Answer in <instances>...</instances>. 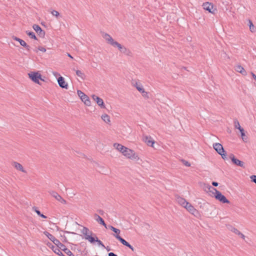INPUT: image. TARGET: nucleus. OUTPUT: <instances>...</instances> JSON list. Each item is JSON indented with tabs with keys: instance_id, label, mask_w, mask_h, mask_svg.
I'll return each instance as SVG.
<instances>
[{
	"instance_id": "f257e3e1",
	"label": "nucleus",
	"mask_w": 256,
	"mask_h": 256,
	"mask_svg": "<svg viewBox=\"0 0 256 256\" xmlns=\"http://www.w3.org/2000/svg\"><path fill=\"white\" fill-rule=\"evenodd\" d=\"M102 36L105 39L108 44H110L114 48H117L122 54L128 56H130L132 55V52L129 49L115 41L109 34L103 32L102 34Z\"/></svg>"
},
{
	"instance_id": "f03ea898",
	"label": "nucleus",
	"mask_w": 256,
	"mask_h": 256,
	"mask_svg": "<svg viewBox=\"0 0 256 256\" xmlns=\"http://www.w3.org/2000/svg\"><path fill=\"white\" fill-rule=\"evenodd\" d=\"M204 188L206 190V189H208V192H212L214 194V197L220 202L224 204L230 203V201L226 198V197L222 194L216 188L208 184H204Z\"/></svg>"
},
{
	"instance_id": "7ed1b4c3",
	"label": "nucleus",
	"mask_w": 256,
	"mask_h": 256,
	"mask_svg": "<svg viewBox=\"0 0 256 256\" xmlns=\"http://www.w3.org/2000/svg\"><path fill=\"white\" fill-rule=\"evenodd\" d=\"M213 148L216 152L222 156L224 160H226V154L224 149L220 143H214Z\"/></svg>"
},
{
	"instance_id": "20e7f679",
	"label": "nucleus",
	"mask_w": 256,
	"mask_h": 256,
	"mask_svg": "<svg viewBox=\"0 0 256 256\" xmlns=\"http://www.w3.org/2000/svg\"><path fill=\"white\" fill-rule=\"evenodd\" d=\"M29 78L35 83L40 84V80L44 81L42 76L38 72H31L28 74Z\"/></svg>"
},
{
	"instance_id": "39448f33",
	"label": "nucleus",
	"mask_w": 256,
	"mask_h": 256,
	"mask_svg": "<svg viewBox=\"0 0 256 256\" xmlns=\"http://www.w3.org/2000/svg\"><path fill=\"white\" fill-rule=\"evenodd\" d=\"M114 236L124 246L129 248L132 251H134V247L130 245L128 242H127L125 240L122 238L118 234H114Z\"/></svg>"
},
{
	"instance_id": "423d86ee",
	"label": "nucleus",
	"mask_w": 256,
	"mask_h": 256,
	"mask_svg": "<svg viewBox=\"0 0 256 256\" xmlns=\"http://www.w3.org/2000/svg\"><path fill=\"white\" fill-rule=\"evenodd\" d=\"M229 156L234 164L242 168H245L244 162L236 158L233 154H230Z\"/></svg>"
},
{
	"instance_id": "0eeeda50",
	"label": "nucleus",
	"mask_w": 256,
	"mask_h": 256,
	"mask_svg": "<svg viewBox=\"0 0 256 256\" xmlns=\"http://www.w3.org/2000/svg\"><path fill=\"white\" fill-rule=\"evenodd\" d=\"M50 194L54 198L57 200L62 204H66V202L64 200L58 192L54 191H51L50 192Z\"/></svg>"
},
{
	"instance_id": "6e6552de",
	"label": "nucleus",
	"mask_w": 256,
	"mask_h": 256,
	"mask_svg": "<svg viewBox=\"0 0 256 256\" xmlns=\"http://www.w3.org/2000/svg\"><path fill=\"white\" fill-rule=\"evenodd\" d=\"M184 208L190 214L195 216L198 214V211L189 202H188V204H186Z\"/></svg>"
},
{
	"instance_id": "1a4fd4ad",
	"label": "nucleus",
	"mask_w": 256,
	"mask_h": 256,
	"mask_svg": "<svg viewBox=\"0 0 256 256\" xmlns=\"http://www.w3.org/2000/svg\"><path fill=\"white\" fill-rule=\"evenodd\" d=\"M142 140L148 146H153V144L154 143V140H152L150 136L146 135H144L142 136Z\"/></svg>"
},
{
	"instance_id": "9d476101",
	"label": "nucleus",
	"mask_w": 256,
	"mask_h": 256,
	"mask_svg": "<svg viewBox=\"0 0 256 256\" xmlns=\"http://www.w3.org/2000/svg\"><path fill=\"white\" fill-rule=\"evenodd\" d=\"M58 82L60 88H66V90L68 88V84L67 82H66L64 78L62 76H60L58 78Z\"/></svg>"
},
{
	"instance_id": "9b49d317",
	"label": "nucleus",
	"mask_w": 256,
	"mask_h": 256,
	"mask_svg": "<svg viewBox=\"0 0 256 256\" xmlns=\"http://www.w3.org/2000/svg\"><path fill=\"white\" fill-rule=\"evenodd\" d=\"M176 200L180 205L184 208L186 204H188V202L184 198L180 196H176Z\"/></svg>"
},
{
	"instance_id": "f8f14e48",
	"label": "nucleus",
	"mask_w": 256,
	"mask_h": 256,
	"mask_svg": "<svg viewBox=\"0 0 256 256\" xmlns=\"http://www.w3.org/2000/svg\"><path fill=\"white\" fill-rule=\"evenodd\" d=\"M34 30L38 33L39 35L41 36H43L45 34V32L42 30V28L38 24H34L32 26Z\"/></svg>"
},
{
	"instance_id": "ddd939ff",
	"label": "nucleus",
	"mask_w": 256,
	"mask_h": 256,
	"mask_svg": "<svg viewBox=\"0 0 256 256\" xmlns=\"http://www.w3.org/2000/svg\"><path fill=\"white\" fill-rule=\"evenodd\" d=\"M204 10H208L209 12L212 13V10L213 8V4L208 2H204L202 4Z\"/></svg>"
},
{
	"instance_id": "4468645a",
	"label": "nucleus",
	"mask_w": 256,
	"mask_h": 256,
	"mask_svg": "<svg viewBox=\"0 0 256 256\" xmlns=\"http://www.w3.org/2000/svg\"><path fill=\"white\" fill-rule=\"evenodd\" d=\"M234 70L240 73L243 76L246 74V72L244 68L240 64H238L234 66Z\"/></svg>"
},
{
	"instance_id": "2eb2a0df",
	"label": "nucleus",
	"mask_w": 256,
	"mask_h": 256,
	"mask_svg": "<svg viewBox=\"0 0 256 256\" xmlns=\"http://www.w3.org/2000/svg\"><path fill=\"white\" fill-rule=\"evenodd\" d=\"M12 166L18 170L21 171L23 172L26 173V170L22 166L16 162H12Z\"/></svg>"
},
{
	"instance_id": "dca6fc26",
	"label": "nucleus",
	"mask_w": 256,
	"mask_h": 256,
	"mask_svg": "<svg viewBox=\"0 0 256 256\" xmlns=\"http://www.w3.org/2000/svg\"><path fill=\"white\" fill-rule=\"evenodd\" d=\"M48 245L50 247V246H52L50 247L51 248L52 250L54 252H55L56 254L58 256H64L62 253V252L58 248H56V246H54L52 245V244L50 243L49 244H48Z\"/></svg>"
},
{
	"instance_id": "f3484780",
	"label": "nucleus",
	"mask_w": 256,
	"mask_h": 256,
	"mask_svg": "<svg viewBox=\"0 0 256 256\" xmlns=\"http://www.w3.org/2000/svg\"><path fill=\"white\" fill-rule=\"evenodd\" d=\"M94 220L98 222L99 224H102V226H104L106 228V225L104 220L98 214H95L94 215Z\"/></svg>"
},
{
	"instance_id": "a211bd4d",
	"label": "nucleus",
	"mask_w": 256,
	"mask_h": 256,
	"mask_svg": "<svg viewBox=\"0 0 256 256\" xmlns=\"http://www.w3.org/2000/svg\"><path fill=\"white\" fill-rule=\"evenodd\" d=\"M80 100H82L84 104L87 106H90L91 104L90 100V98L86 94H84L82 96V98H80Z\"/></svg>"
},
{
	"instance_id": "6ab92c4d",
	"label": "nucleus",
	"mask_w": 256,
	"mask_h": 256,
	"mask_svg": "<svg viewBox=\"0 0 256 256\" xmlns=\"http://www.w3.org/2000/svg\"><path fill=\"white\" fill-rule=\"evenodd\" d=\"M230 231L234 233L235 234L240 236L243 240H244L245 236L244 234H242L240 232L238 229L234 227H232L230 229Z\"/></svg>"
},
{
	"instance_id": "aec40b11",
	"label": "nucleus",
	"mask_w": 256,
	"mask_h": 256,
	"mask_svg": "<svg viewBox=\"0 0 256 256\" xmlns=\"http://www.w3.org/2000/svg\"><path fill=\"white\" fill-rule=\"evenodd\" d=\"M82 233L84 235V238L86 237H87V236H89L90 234H92V232L90 231L88 228L86 227H84L82 230Z\"/></svg>"
},
{
	"instance_id": "412c9836",
	"label": "nucleus",
	"mask_w": 256,
	"mask_h": 256,
	"mask_svg": "<svg viewBox=\"0 0 256 256\" xmlns=\"http://www.w3.org/2000/svg\"><path fill=\"white\" fill-rule=\"evenodd\" d=\"M94 236H92V234H90L89 236H87V237H86V240H88L89 242H90L92 244L96 242V238L95 234H94Z\"/></svg>"
},
{
	"instance_id": "4be33fe9",
	"label": "nucleus",
	"mask_w": 256,
	"mask_h": 256,
	"mask_svg": "<svg viewBox=\"0 0 256 256\" xmlns=\"http://www.w3.org/2000/svg\"><path fill=\"white\" fill-rule=\"evenodd\" d=\"M101 118L107 124H109L110 122V116L107 114H102Z\"/></svg>"
},
{
	"instance_id": "5701e85b",
	"label": "nucleus",
	"mask_w": 256,
	"mask_h": 256,
	"mask_svg": "<svg viewBox=\"0 0 256 256\" xmlns=\"http://www.w3.org/2000/svg\"><path fill=\"white\" fill-rule=\"evenodd\" d=\"M133 151H134L133 150L130 149L128 148H127V150H126V152H124V153L123 154V155L124 156L127 157L128 158H130Z\"/></svg>"
},
{
	"instance_id": "b1692460",
	"label": "nucleus",
	"mask_w": 256,
	"mask_h": 256,
	"mask_svg": "<svg viewBox=\"0 0 256 256\" xmlns=\"http://www.w3.org/2000/svg\"><path fill=\"white\" fill-rule=\"evenodd\" d=\"M20 44L22 46L24 47L28 51V52L30 51V46L27 44L25 42V41H24V40H20Z\"/></svg>"
},
{
	"instance_id": "393cba45",
	"label": "nucleus",
	"mask_w": 256,
	"mask_h": 256,
	"mask_svg": "<svg viewBox=\"0 0 256 256\" xmlns=\"http://www.w3.org/2000/svg\"><path fill=\"white\" fill-rule=\"evenodd\" d=\"M134 86L140 92H142L144 90L142 84H140V83L136 82Z\"/></svg>"
},
{
	"instance_id": "a878e982",
	"label": "nucleus",
	"mask_w": 256,
	"mask_h": 256,
	"mask_svg": "<svg viewBox=\"0 0 256 256\" xmlns=\"http://www.w3.org/2000/svg\"><path fill=\"white\" fill-rule=\"evenodd\" d=\"M44 234L52 242L56 238L54 236L48 232L45 231L44 232Z\"/></svg>"
},
{
	"instance_id": "bb28decb",
	"label": "nucleus",
	"mask_w": 256,
	"mask_h": 256,
	"mask_svg": "<svg viewBox=\"0 0 256 256\" xmlns=\"http://www.w3.org/2000/svg\"><path fill=\"white\" fill-rule=\"evenodd\" d=\"M76 75L80 78L82 80H84L86 78V76L84 72H82V71L80 70H76Z\"/></svg>"
},
{
	"instance_id": "cd10ccee",
	"label": "nucleus",
	"mask_w": 256,
	"mask_h": 256,
	"mask_svg": "<svg viewBox=\"0 0 256 256\" xmlns=\"http://www.w3.org/2000/svg\"><path fill=\"white\" fill-rule=\"evenodd\" d=\"M114 146L119 152L122 150V148H125L124 146L122 144H120L115 143V144H114Z\"/></svg>"
},
{
	"instance_id": "c85d7f7f",
	"label": "nucleus",
	"mask_w": 256,
	"mask_h": 256,
	"mask_svg": "<svg viewBox=\"0 0 256 256\" xmlns=\"http://www.w3.org/2000/svg\"><path fill=\"white\" fill-rule=\"evenodd\" d=\"M26 32L31 38L36 40V37L34 32L26 30Z\"/></svg>"
},
{
	"instance_id": "c756f323",
	"label": "nucleus",
	"mask_w": 256,
	"mask_h": 256,
	"mask_svg": "<svg viewBox=\"0 0 256 256\" xmlns=\"http://www.w3.org/2000/svg\"><path fill=\"white\" fill-rule=\"evenodd\" d=\"M96 104L101 108H106L105 105L104 104V101L102 98H100V99H98V102Z\"/></svg>"
},
{
	"instance_id": "7c9ffc66",
	"label": "nucleus",
	"mask_w": 256,
	"mask_h": 256,
	"mask_svg": "<svg viewBox=\"0 0 256 256\" xmlns=\"http://www.w3.org/2000/svg\"><path fill=\"white\" fill-rule=\"evenodd\" d=\"M234 128L236 129H238L239 130L242 129V128H242L241 127L240 124V122H238V121L236 120V119H235L234 121Z\"/></svg>"
},
{
	"instance_id": "2f4dec72",
	"label": "nucleus",
	"mask_w": 256,
	"mask_h": 256,
	"mask_svg": "<svg viewBox=\"0 0 256 256\" xmlns=\"http://www.w3.org/2000/svg\"><path fill=\"white\" fill-rule=\"evenodd\" d=\"M130 158L131 160H139V157H138V155L134 150L132 153V154Z\"/></svg>"
},
{
	"instance_id": "473e14b6",
	"label": "nucleus",
	"mask_w": 256,
	"mask_h": 256,
	"mask_svg": "<svg viewBox=\"0 0 256 256\" xmlns=\"http://www.w3.org/2000/svg\"><path fill=\"white\" fill-rule=\"evenodd\" d=\"M62 250L69 256H74L73 253L68 248H64Z\"/></svg>"
},
{
	"instance_id": "72a5a7b5",
	"label": "nucleus",
	"mask_w": 256,
	"mask_h": 256,
	"mask_svg": "<svg viewBox=\"0 0 256 256\" xmlns=\"http://www.w3.org/2000/svg\"><path fill=\"white\" fill-rule=\"evenodd\" d=\"M240 132L242 138L244 141H245V140H246V135L244 133V128H242L240 130Z\"/></svg>"
},
{
	"instance_id": "f704fd0d",
	"label": "nucleus",
	"mask_w": 256,
	"mask_h": 256,
	"mask_svg": "<svg viewBox=\"0 0 256 256\" xmlns=\"http://www.w3.org/2000/svg\"><path fill=\"white\" fill-rule=\"evenodd\" d=\"M96 242L98 243V244L100 246L103 247V248H105V246H104V244H103V243L102 242L101 240H98L97 236H96Z\"/></svg>"
},
{
	"instance_id": "c9c22d12",
	"label": "nucleus",
	"mask_w": 256,
	"mask_h": 256,
	"mask_svg": "<svg viewBox=\"0 0 256 256\" xmlns=\"http://www.w3.org/2000/svg\"><path fill=\"white\" fill-rule=\"evenodd\" d=\"M248 25L249 26L250 30L252 32H254V30H252V27H253V28H254V25L253 24L252 22L250 20H248Z\"/></svg>"
},
{
	"instance_id": "e433bc0d",
	"label": "nucleus",
	"mask_w": 256,
	"mask_h": 256,
	"mask_svg": "<svg viewBox=\"0 0 256 256\" xmlns=\"http://www.w3.org/2000/svg\"><path fill=\"white\" fill-rule=\"evenodd\" d=\"M32 210L35 212L38 216H41L40 212L38 210V208L34 206L32 208Z\"/></svg>"
},
{
	"instance_id": "4c0bfd02",
	"label": "nucleus",
	"mask_w": 256,
	"mask_h": 256,
	"mask_svg": "<svg viewBox=\"0 0 256 256\" xmlns=\"http://www.w3.org/2000/svg\"><path fill=\"white\" fill-rule=\"evenodd\" d=\"M142 94V96L146 98H148V94L147 92H146L144 90L142 92H140Z\"/></svg>"
},
{
	"instance_id": "58836bf2",
	"label": "nucleus",
	"mask_w": 256,
	"mask_h": 256,
	"mask_svg": "<svg viewBox=\"0 0 256 256\" xmlns=\"http://www.w3.org/2000/svg\"><path fill=\"white\" fill-rule=\"evenodd\" d=\"M51 14L56 17H58L60 16V13L58 11L55 10H53Z\"/></svg>"
},
{
	"instance_id": "ea45409f",
	"label": "nucleus",
	"mask_w": 256,
	"mask_h": 256,
	"mask_svg": "<svg viewBox=\"0 0 256 256\" xmlns=\"http://www.w3.org/2000/svg\"><path fill=\"white\" fill-rule=\"evenodd\" d=\"M77 94H78V96L80 98H82L84 95L86 94H84L80 90H78Z\"/></svg>"
},
{
	"instance_id": "a19ab883",
	"label": "nucleus",
	"mask_w": 256,
	"mask_h": 256,
	"mask_svg": "<svg viewBox=\"0 0 256 256\" xmlns=\"http://www.w3.org/2000/svg\"><path fill=\"white\" fill-rule=\"evenodd\" d=\"M53 243L56 244V246H58V244H60V242L59 240H57L56 238H55L54 240L52 241Z\"/></svg>"
},
{
	"instance_id": "79ce46f5",
	"label": "nucleus",
	"mask_w": 256,
	"mask_h": 256,
	"mask_svg": "<svg viewBox=\"0 0 256 256\" xmlns=\"http://www.w3.org/2000/svg\"><path fill=\"white\" fill-rule=\"evenodd\" d=\"M92 99H93L95 102H96V103H97V102H98V99H100V97H98V96H96V95H94V94L92 95Z\"/></svg>"
},
{
	"instance_id": "37998d69",
	"label": "nucleus",
	"mask_w": 256,
	"mask_h": 256,
	"mask_svg": "<svg viewBox=\"0 0 256 256\" xmlns=\"http://www.w3.org/2000/svg\"><path fill=\"white\" fill-rule=\"evenodd\" d=\"M56 247L58 248L59 249L60 248L62 250L64 248H66V246L61 242H60V244H58V246Z\"/></svg>"
},
{
	"instance_id": "c03bdc74",
	"label": "nucleus",
	"mask_w": 256,
	"mask_h": 256,
	"mask_svg": "<svg viewBox=\"0 0 256 256\" xmlns=\"http://www.w3.org/2000/svg\"><path fill=\"white\" fill-rule=\"evenodd\" d=\"M113 232H115V234H118V235H119L120 232V230L119 229H118L116 228H114Z\"/></svg>"
},
{
	"instance_id": "a18cd8bd",
	"label": "nucleus",
	"mask_w": 256,
	"mask_h": 256,
	"mask_svg": "<svg viewBox=\"0 0 256 256\" xmlns=\"http://www.w3.org/2000/svg\"><path fill=\"white\" fill-rule=\"evenodd\" d=\"M252 180L256 184V175H252L250 176Z\"/></svg>"
},
{
	"instance_id": "49530a36",
	"label": "nucleus",
	"mask_w": 256,
	"mask_h": 256,
	"mask_svg": "<svg viewBox=\"0 0 256 256\" xmlns=\"http://www.w3.org/2000/svg\"><path fill=\"white\" fill-rule=\"evenodd\" d=\"M12 39L20 43V40H22V39H20L18 38H17L16 36H12Z\"/></svg>"
},
{
	"instance_id": "de8ad7c7",
	"label": "nucleus",
	"mask_w": 256,
	"mask_h": 256,
	"mask_svg": "<svg viewBox=\"0 0 256 256\" xmlns=\"http://www.w3.org/2000/svg\"><path fill=\"white\" fill-rule=\"evenodd\" d=\"M38 50H40V51H41L42 52H46V49L44 48V47H42V46H39L38 48Z\"/></svg>"
},
{
	"instance_id": "09e8293b",
	"label": "nucleus",
	"mask_w": 256,
	"mask_h": 256,
	"mask_svg": "<svg viewBox=\"0 0 256 256\" xmlns=\"http://www.w3.org/2000/svg\"><path fill=\"white\" fill-rule=\"evenodd\" d=\"M184 164L186 166H190V164L187 161H184Z\"/></svg>"
},
{
	"instance_id": "8fccbe9b",
	"label": "nucleus",
	"mask_w": 256,
	"mask_h": 256,
	"mask_svg": "<svg viewBox=\"0 0 256 256\" xmlns=\"http://www.w3.org/2000/svg\"><path fill=\"white\" fill-rule=\"evenodd\" d=\"M108 256H118L116 254L112 252H110L108 254Z\"/></svg>"
},
{
	"instance_id": "3c124183",
	"label": "nucleus",
	"mask_w": 256,
	"mask_h": 256,
	"mask_svg": "<svg viewBox=\"0 0 256 256\" xmlns=\"http://www.w3.org/2000/svg\"><path fill=\"white\" fill-rule=\"evenodd\" d=\"M127 148H128L125 146V148H122V150H120V152H121L123 154L124 153V152H126V150H127Z\"/></svg>"
},
{
	"instance_id": "603ef678",
	"label": "nucleus",
	"mask_w": 256,
	"mask_h": 256,
	"mask_svg": "<svg viewBox=\"0 0 256 256\" xmlns=\"http://www.w3.org/2000/svg\"><path fill=\"white\" fill-rule=\"evenodd\" d=\"M212 184L214 186H218V184L217 182H212Z\"/></svg>"
},
{
	"instance_id": "864d4df0",
	"label": "nucleus",
	"mask_w": 256,
	"mask_h": 256,
	"mask_svg": "<svg viewBox=\"0 0 256 256\" xmlns=\"http://www.w3.org/2000/svg\"><path fill=\"white\" fill-rule=\"evenodd\" d=\"M109 228L114 231V229L116 228L112 226H109Z\"/></svg>"
},
{
	"instance_id": "5fc2aeb1",
	"label": "nucleus",
	"mask_w": 256,
	"mask_h": 256,
	"mask_svg": "<svg viewBox=\"0 0 256 256\" xmlns=\"http://www.w3.org/2000/svg\"><path fill=\"white\" fill-rule=\"evenodd\" d=\"M40 216L44 218H47L46 216L45 215H44L42 214H41V216Z\"/></svg>"
},
{
	"instance_id": "6e6d98bb",
	"label": "nucleus",
	"mask_w": 256,
	"mask_h": 256,
	"mask_svg": "<svg viewBox=\"0 0 256 256\" xmlns=\"http://www.w3.org/2000/svg\"><path fill=\"white\" fill-rule=\"evenodd\" d=\"M252 74L254 78L256 80V75L254 72H252Z\"/></svg>"
},
{
	"instance_id": "4d7b16f0",
	"label": "nucleus",
	"mask_w": 256,
	"mask_h": 256,
	"mask_svg": "<svg viewBox=\"0 0 256 256\" xmlns=\"http://www.w3.org/2000/svg\"><path fill=\"white\" fill-rule=\"evenodd\" d=\"M68 56L71 58H73V57L70 54H68Z\"/></svg>"
},
{
	"instance_id": "13d9d810",
	"label": "nucleus",
	"mask_w": 256,
	"mask_h": 256,
	"mask_svg": "<svg viewBox=\"0 0 256 256\" xmlns=\"http://www.w3.org/2000/svg\"><path fill=\"white\" fill-rule=\"evenodd\" d=\"M106 249L108 251H110V248L108 246L106 248Z\"/></svg>"
},
{
	"instance_id": "bf43d9fd",
	"label": "nucleus",
	"mask_w": 256,
	"mask_h": 256,
	"mask_svg": "<svg viewBox=\"0 0 256 256\" xmlns=\"http://www.w3.org/2000/svg\"><path fill=\"white\" fill-rule=\"evenodd\" d=\"M252 30H254V32H255L254 28H253V27H252Z\"/></svg>"
}]
</instances>
